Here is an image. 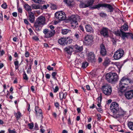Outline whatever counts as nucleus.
Listing matches in <instances>:
<instances>
[{
  "label": "nucleus",
  "mask_w": 133,
  "mask_h": 133,
  "mask_svg": "<svg viewBox=\"0 0 133 133\" xmlns=\"http://www.w3.org/2000/svg\"><path fill=\"white\" fill-rule=\"evenodd\" d=\"M110 109L113 113L112 116L118 121L126 114V111L121 108H119L118 104L116 102H113L111 103Z\"/></svg>",
  "instance_id": "f257e3e1"
},
{
  "label": "nucleus",
  "mask_w": 133,
  "mask_h": 133,
  "mask_svg": "<svg viewBox=\"0 0 133 133\" xmlns=\"http://www.w3.org/2000/svg\"><path fill=\"white\" fill-rule=\"evenodd\" d=\"M132 82V80L128 77H123L121 79L119 83L121 91L124 92L127 89H129V84Z\"/></svg>",
  "instance_id": "f03ea898"
},
{
  "label": "nucleus",
  "mask_w": 133,
  "mask_h": 133,
  "mask_svg": "<svg viewBox=\"0 0 133 133\" xmlns=\"http://www.w3.org/2000/svg\"><path fill=\"white\" fill-rule=\"evenodd\" d=\"M45 24V18L43 16L39 17L34 24V26L36 30L39 31L41 27Z\"/></svg>",
  "instance_id": "7ed1b4c3"
},
{
  "label": "nucleus",
  "mask_w": 133,
  "mask_h": 133,
  "mask_svg": "<svg viewBox=\"0 0 133 133\" xmlns=\"http://www.w3.org/2000/svg\"><path fill=\"white\" fill-rule=\"evenodd\" d=\"M69 20L70 22L71 27L74 29L78 24V22L80 21V18L78 15H72L69 17Z\"/></svg>",
  "instance_id": "20e7f679"
},
{
  "label": "nucleus",
  "mask_w": 133,
  "mask_h": 133,
  "mask_svg": "<svg viewBox=\"0 0 133 133\" xmlns=\"http://www.w3.org/2000/svg\"><path fill=\"white\" fill-rule=\"evenodd\" d=\"M106 79L110 83H112L117 81L118 76L116 73L110 72L106 75Z\"/></svg>",
  "instance_id": "39448f33"
},
{
  "label": "nucleus",
  "mask_w": 133,
  "mask_h": 133,
  "mask_svg": "<svg viewBox=\"0 0 133 133\" xmlns=\"http://www.w3.org/2000/svg\"><path fill=\"white\" fill-rule=\"evenodd\" d=\"M102 90L104 94L106 96H108L111 93L112 88L109 85L106 84L102 86Z\"/></svg>",
  "instance_id": "423d86ee"
},
{
  "label": "nucleus",
  "mask_w": 133,
  "mask_h": 133,
  "mask_svg": "<svg viewBox=\"0 0 133 133\" xmlns=\"http://www.w3.org/2000/svg\"><path fill=\"white\" fill-rule=\"evenodd\" d=\"M116 34L117 36H121L122 38L123 39L125 38H128L129 36L131 37L132 39H133V34L131 33L124 32L121 30L120 31H117L116 32Z\"/></svg>",
  "instance_id": "0eeeda50"
},
{
  "label": "nucleus",
  "mask_w": 133,
  "mask_h": 133,
  "mask_svg": "<svg viewBox=\"0 0 133 133\" xmlns=\"http://www.w3.org/2000/svg\"><path fill=\"white\" fill-rule=\"evenodd\" d=\"M55 17L59 21H63L66 19V16L65 13L62 11L57 12L55 14Z\"/></svg>",
  "instance_id": "6e6552de"
},
{
  "label": "nucleus",
  "mask_w": 133,
  "mask_h": 133,
  "mask_svg": "<svg viewBox=\"0 0 133 133\" xmlns=\"http://www.w3.org/2000/svg\"><path fill=\"white\" fill-rule=\"evenodd\" d=\"M124 52L123 50L119 49L115 53L113 57L114 59L118 60L120 59L123 56Z\"/></svg>",
  "instance_id": "1a4fd4ad"
},
{
  "label": "nucleus",
  "mask_w": 133,
  "mask_h": 133,
  "mask_svg": "<svg viewBox=\"0 0 133 133\" xmlns=\"http://www.w3.org/2000/svg\"><path fill=\"white\" fill-rule=\"evenodd\" d=\"M43 32L45 35V37L48 38L54 36L55 33V31L54 30H49L46 29L43 30Z\"/></svg>",
  "instance_id": "9d476101"
},
{
  "label": "nucleus",
  "mask_w": 133,
  "mask_h": 133,
  "mask_svg": "<svg viewBox=\"0 0 133 133\" xmlns=\"http://www.w3.org/2000/svg\"><path fill=\"white\" fill-rule=\"evenodd\" d=\"M109 29L107 28L103 27L100 30V33L101 35L104 37H107L109 35L108 32Z\"/></svg>",
  "instance_id": "9b49d317"
},
{
  "label": "nucleus",
  "mask_w": 133,
  "mask_h": 133,
  "mask_svg": "<svg viewBox=\"0 0 133 133\" xmlns=\"http://www.w3.org/2000/svg\"><path fill=\"white\" fill-rule=\"evenodd\" d=\"M93 37L92 36L88 35L84 38L85 43L87 45L90 44L93 42Z\"/></svg>",
  "instance_id": "f8f14e48"
},
{
  "label": "nucleus",
  "mask_w": 133,
  "mask_h": 133,
  "mask_svg": "<svg viewBox=\"0 0 133 133\" xmlns=\"http://www.w3.org/2000/svg\"><path fill=\"white\" fill-rule=\"evenodd\" d=\"M69 38L68 37L61 38L58 40V43L61 45H64L68 42L67 39Z\"/></svg>",
  "instance_id": "ddd939ff"
},
{
  "label": "nucleus",
  "mask_w": 133,
  "mask_h": 133,
  "mask_svg": "<svg viewBox=\"0 0 133 133\" xmlns=\"http://www.w3.org/2000/svg\"><path fill=\"white\" fill-rule=\"evenodd\" d=\"M125 96L128 99H131L133 97V90H131L126 92L125 93Z\"/></svg>",
  "instance_id": "4468645a"
},
{
  "label": "nucleus",
  "mask_w": 133,
  "mask_h": 133,
  "mask_svg": "<svg viewBox=\"0 0 133 133\" xmlns=\"http://www.w3.org/2000/svg\"><path fill=\"white\" fill-rule=\"evenodd\" d=\"M74 50L76 52H80L83 50L82 46H80L77 44L74 45L73 47Z\"/></svg>",
  "instance_id": "2eb2a0df"
},
{
  "label": "nucleus",
  "mask_w": 133,
  "mask_h": 133,
  "mask_svg": "<svg viewBox=\"0 0 133 133\" xmlns=\"http://www.w3.org/2000/svg\"><path fill=\"white\" fill-rule=\"evenodd\" d=\"M88 59V61L90 62H93L95 61V56L93 52H90L89 53Z\"/></svg>",
  "instance_id": "dca6fc26"
},
{
  "label": "nucleus",
  "mask_w": 133,
  "mask_h": 133,
  "mask_svg": "<svg viewBox=\"0 0 133 133\" xmlns=\"http://www.w3.org/2000/svg\"><path fill=\"white\" fill-rule=\"evenodd\" d=\"M29 20L31 23H33L35 21V17L34 13L32 12H28Z\"/></svg>",
  "instance_id": "f3484780"
},
{
  "label": "nucleus",
  "mask_w": 133,
  "mask_h": 133,
  "mask_svg": "<svg viewBox=\"0 0 133 133\" xmlns=\"http://www.w3.org/2000/svg\"><path fill=\"white\" fill-rule=\"evenodd\" d=\"M100 53L101 54L102 56H105L106 55L107 51L104 45L101 44L100 46Z\"/></svg>",
  "instance_id": "a211bd4d"
},
{
  "label": "nucleus",
  "mask_w": 133,
  "mask_h": 133,
  "mask_svg": "<svg viewBox=\"0 0 133 133\" xmlns=\"http://www.w3.org/2000/svg\"><path fill=\"white\" fill-rule=\"evenodd\" d=\"M103 7L108 8V12H112L113 11L114 8L110 4L104 3Z\"/></svg>",
  "instance_id": "6ab92c4d"
},
{
  "label": "nucleus",
  "mask_w": 133,
  "mask_h": 133,
  "mask_svg": "<svg viewBox=\"0 0 133 133\" xmlns=\"http://www.w3.org/2000/svg\"><path fill=\"white\" fill-rule=\"evenodd\" d=\"M36 115L37 116H39L40 117H42V110L39 109L38 107H36L35 108Z\"/></svg>",
  "instance_id": "aec40b11"
},
{
  "label": "nucleus",
  "mask_w": 133,
  "mask_h": 133,
  "mask_svg": "<svg viewBox=\"0 0 133 133\" xmlns=\"http://www.w3.org/2000/svg\"><path fill=\"white\" fill-rule=\"evenodd\" d=\"M65 51L69 54H71L72 51L74 50L73 47L68 46L64 49Z\"/></svg>",
  "instance_id": "412c9836"
},
{
  "label": "nucleus",
  "mask_w": 133,
  "mask_h": 133,
  "mask_svg": "<svg viewBox=\"0 0 133 133\" xmlns=\"http://www.w3.org/2000/svg\"><path fill=\"white\" fill-rule=\"evenodd\" d=\"M60 98L61 100L63 99H65L66 98L67 95V93L66 92L64 93L63 92H61L59 93Z\"/></svg>",
  "instance_id": "4be33fe9"
},
{
  "label": "nucleus",
  "mask_w": 133,
  "mask_h": 133,
  "mask_svg": "<svg viewBox=\"0 0 133 133\" xmlns=\"http://www.w3.org/2000/svg\"><path fill=\"white\" fill-rule=\"evenodd\" d=\"M85 28L87 32L91 33L93 32V29L89 24H87L86 25Z\"/></svg>",
  "instance_id": "5701e85b"
},
{
  "label": "nucleus",
  "mask_w": 133,
  "mask_h": 133,
  "mask_svg": "<svg viewBox=\"0 0 133 133\" xmlns=\"http://www.w3.org/2000/svg\"><path fill=\"white\" fill-rule=\"evenodd\" d=\"M31 6L32 8V9L33 10H37L40 9L41 8V5H39L36 4H32Z\"/></svg>",
  "instance_id": "b1692460"
},
{
  "label": "nucleus",
  "mask_w": 133,
  "mask_h": 133,
  "mask_svg": "<svg viewBox=\"0 0 133 133\" xmlns=\"http://www.w3.org/2000/svg\"><path fill=\"white\" fill-rule=\"evenodd\" d=\"M64 1L68 6H72L74 4L73 0H64Z\"/></svg>",
  "instance_id": "393cba45"
},
{
  "label": "nucleus",
  "mask_w": 133,
  "mask_h": 133,
  "mask_svg": "<svg viewBox=\"0 0 133 133\" xmlns=\"http://www.w3.org/2000/svg\"><path fill=\"white\" fill-rule=\"evenodd\" d=\"M31 6L29 5L28 4H25L24 5V7L26 10L28 12H31Z\"/></svg>",
  "instance_id": "a878e982"
},
{
  "label": "nucleus",
  "mask_w": 133,
  "mask_h": 133,
  "mask_svg": "<svg viewBox=\"0 0 133 133\" xmlns=\"http://www.w3.org/2000/svg\"><path fill=\"white\" fill-rule=\"evenodd\" d=\"M104 3L100 4L97 5H96L92 7L94 9H99L101 7H103Z\"/></svg>",
  "instance_id": "bb28decb"
},
{
  "label": "nucleus",
  "mask_w": 133,
  "mask_h": 133,
  "mask_svg": "<svg viewBox=\"0 0 133 133\" xmlns=\"http://www.w3.org/2000/svg\"><path fill=\"white\" fill-rule=\"evenodd\" d=\"M71 30L68 29H65L62 30V33L63 35H65L68 33L70 32Z\"/></svg>",
  "instance_id": "cd10ccee"
},
{
  "label": "nucleus",
  "mask_w": 133,
  "mask_h": 133,
  "mask_svg": "<svg viewBox=\"0 0 133 133\" xmlns=\"http://www.w3.org/2000/svg\"><path fill=\"white\" fill-rule=\"evenodd\" d=\"M85 2L88 7H89L93 4L94 1V0H87Z\"/></svg>",
  "instance_id": "c85d7f7f"
},
{
  "label": "nucleus",
  "mask_w": 133,
  "mask_h": 133,
  "mask_svg": "<svg viewBox=\"0 0 133 133\" xmlns=\"http://www.w3.org/2000/svg\"><path fill=\"white\" fill-rule=\"evenodd\" d=\"M79 6L81 8H82L88 7L86 2H85L84 3H81L80 4H79Z\"/></svg>",
  "instance_id": "c756f323"
},
{
  "label": "nucleus",
  "mask_w": 133,
  "mask_h": 133,
  "mask_svg": "<svg viewBox=\"0 0 133 133\" xmlns=\"http://www.w3.org/2000/svg\"><path fill=\"white\" fill-rule=\"evenodd\" d=\"M49 5L48 4H44L43 6L41 5L40 9L42 10L46 9L49 7Z\"/></svg>",
  "instance_id": "7c9ffc66"
},
{
  "label": "nucleus",
  "mask_w": 133,
  "mask_h": 133,
  "mask_svg": "<svg viewBox=\"0 0 133 133\" xmlns=\"http://www.w3.org/2000/svg\"><path fill=\"white\" fill-rule=\"evenodd\" d=\"M122 30H124V31H126L128 30V25L126 24H124L122 26Z\"/></svg>",
  "instance_id": "2f4dec72"
},
{
  "label": "nucleus",
  "mask_w": 133,
  "mask_h": 133,
  "mask_svg": "<svg viewBox=\"0 0 133 133\" xmlns=\"http://www.w3.org/2000/svg\"><path fill=\"white\" fill-rule=\"evenodd\" d=\"M128 126L129 129L132 130H133V122H129L128 124Z\"/></svg>",
  "instance_id": "473e14b6"
},
{
  "label": "nucleus",
  "mask_w": 133,
  "mask_h": 133,
  "mask_svg": "<svg viewBox=\"0 0 133 133\" xmlns=\"http://www.w3.org/2000/svg\"><path fill=\"white\" fill-rule=\"evenodd\" d=\"M88 65V64L87 62H84L82 63V67L83 68H85Z\"/></svg>",
  "instance_id": "72a5a7b5"
},
{
  "label": "nucleus",
  "mask_w": 133,
  "mask_h": 133,
  "mask_svg": "<svg viewBox=\"0 0 133 133\" xmlns=\"http://www.w3.org/2000/svg\"><path fill=\"white\" fill-rule=\"evenodd\" d=\"M57 74V72H53L52 73V78L54 79L57 80V79L56 77V76Z\"/></svg>",
  "instance_id": "f704fd0d"
},
{
  "label": "nucleus",
  "mask_w": 133,
  "mask_h": 133,
  "mask_svg": "<svg viewBox=\"0 0 133 133\" xmlns=\"http://www.w3.org/2000/svg\"><path fill=\"white\" fill-rule=\"evenodd\" d=\"M16 114L15 116L17 118V120H18L21 117V114L20 112L18 111L17 113H16Z\"/></svg>",
  "instance_id": "c9c22d12"
},
{
  "label": "nucleus",
  "mask_w": 133,
  "mask_h": 133,
  "mask_svg": "<svg viewBox=\"0 0 133 133\" xmlns=\"http://www.w3.org/2000/svg\"><path fill=\"white\" fill-rule=\"evenodd\" d=\"M99 15L100 16L102 17H105L107 16V15L105 13L103 12H101L99 14Z\"/></svg>",
  "instance_id": "e433bc0d"
},
{
  "label": "nucleus",
  "mask_w": 133,
  "mask_h": 133,
  "mask_svg": "<svg viewBox=\"0 0 133 133\" xmlns=\"http://www.w3.org/2000/svg\"><path fill=\"white\" fill-rule=\"evenodd\" d=\"M35 3H41L43 0H32Z\"/></svg>",
  "instance_id": "4c0bfd02"
},
{
  "label": "nucleus",
  "mask_w": 133,
  "mask_h": 133,
  "mask_svg": "<svg viewBox=\"0 0 133 133\" xmlns=\"http://www.w3.org/2000/svg\"><path fill=\"white\" fill-rule=\"evenodd\" d=\"M23 78L26 80H28V77L27 76V75L25 73V72H24L23 75Z\"/></svg>",
  "instance_id": "58836bf2"
},
{
  "label": "nucleus",
  "mask_w": 133,
  "mask_h": 133,
  "mask_svg": "<svg viewBox=\"0 0 133 133\" xmlns=\"http://www.w3.org/2000/svg\"><path fill=\"white\" fill-rule=\"evenodd\" d=\"M1 7L5 9L7 8V5L6 3H3L1 5Z\"/></svg>",
  "instance_id": "ea45409f"
},
{
  "label": "nucleus",
  "mask_w": 133,
  "mask_h": 133,
  "mask_svg": "<svg viewBox=\"0 0 133 133\" xmlns=\"http://www.w3.org/2000/svg\"><path fill=\"white\" fill-rule=\"evenodd\" d=\"M28 126L30 129H32L34 127V124L33 123H29Z\"/></svg>",
  "instance_id": "a19ab883"
},
{
  "label": "nucleus",
  "mask_w": 133,
  "mask_h": 133,
  "mask_svg": "<svg viewBox=\"0 0 133 133\" xmlns=\"http://www.w3.org/2000/svg\"><path fill=\"white\" fill-rule=\"evenodd\" d=\"M47 69L49 71L53 70L54 69L53 68V67H51V66L50 65H48L47 66Z\"/></svg>",
  "instance_id": "79ce46f5"
},
{
  "label": "nucleus",
  "mask_w": 133,
  "mask_h": 133,
  "mask_svg": "<svg viewBox=\"0 0 133 133\" xmlns=\"http://www.w3.org/2000/svg\"><path fill=\"white\" fill-rule=\"evenodd\" d=\"M109 63V62L107 60H106L104 61V65L105 66H107Z\"/></svg>",
  "instance_id": "37998d69"
},
{
  "label": "nucleus",
  "mask_w": 133,
  "mask_h": 133,
  "mask_svg": "<svg viewBox=\"0 0 133 133\" xmlns=\"http://www.w3.org/2000/svg\"><path fill=\"white\" fill-rule=\"evenodd\" d=\"M8 131L9 132V133H15L16 131H15V129H14L13 130H11L10 129H8Z\"/></svg>",
  "instance_id": "c03bdc74"
},
{
  "label": "nucleus",
  "mask_w": 133,
  "mask_h": 133,
  "mask_svg": "<svg viewBox=\"0 0 133 133\" xmlns=\"http://www.w3.org/2000/svg\"><path fill=\"white\" fill-rule=\"evenodd\" d=\"M59 104L58 102H56L55 103V107L58 109H59Z\"/></svg>",
  "instance_id": "a18cd8bd"
},
{
  "label": "nucleus",
  "mask_w": 133,
  "mask_h": 133,
  "mask_svg": "<svg viewBox=\"0 0 133 133\" xmlns=\"http://www.w3.org/2000/svg\"><path fill=\"white\" fill-rule=\"evenodd\" d=\"M59 90V88L58 86H56L55 87V88L54 89V92H56Z\"/></svg>",
  "instance_id": "49530a36"
},
{
  "label": "nucleus",
  "mask_w": 133,
  "mask_h": 133,
  "mask_svg": "<svg viewBox=\"0 0 133 133\" xmlns=\"http://www.w3.org/2000/svg\"><path fill=\"white\" fill-rule=\"evenodd\" d=\"M75 37L77 38V39H79V36L78 34L76 33L74 35Z\"/></svg>",
  "instance_id": "de8ad7c7"
},
{
  "label": "nucleus",
  "mask_w": 133,
  "mask_h": 133,
  "mask_svg": "<svg viewBox=\"0 0 133 133\" xmlns=\"http://www.w3.org/2000/svg\"><path fill=\"white\" fill-rule=\"evenodd\" d=\"M98 103H101L102 101V97L100 96L98 98Z\"/></svg>",
  "instance_id": "09e8293b"
},
{
  "label": "nucleus",
  "mask_w": 133,
  "mask_h": 133,
  "mask_svg": "<svg viewBox=\"0 0 133 133\" xmlns=\"http://www.w3.org/2000/svg\"><path fill=\"white\" fill-rule=\"evenodd\" d=\"M32 38L33 39L37 41H38L39 40L38 38L37 37L35 36L33 37H32Z\"/></svg>",
  "instance_id": "8fccbe9b"
},
{
  "label": "nucleus",
  "mask_w": 133,
  "mask_h": 133,
  "mask_svg": "<svg viewBox=\"0 0 133 133\" xmlns=\"http://www.w3.org/2000/svg\"><path fill=\"white\" fill-rule=\"evenodd\" d=\"M17 10L18 11L19 13H22V8H18L17 7Z\"/></svg>",
  "instance_id": "3c124183"
},
{
  "label": "nucleus",
  "mask_w": 133,
  "mask_h": 133,
  "mask_svg": "<svg viewBox=\"0 0 133 133\" xmlns=\"http://www.w3.org/2000/svg\"><path fill=\"white\" fill-rule=\"evenodd\" d=\"M29 53L28 51H26L25 54V56L26 57H28L29 56Z\"/></svg>",
  "instance_id": "603ef678"
},
{
  "label": "nucleus",
  "mask_w": 133,
  "mask_h": 133,
  "mask_svg": "<svg viewBox=\"0 0 133 133\" xmlns=\"http://www.w3.org/2000/svg\"><path fill=\"white\" fill-rule=\"evenodd\" d=\"M52 9H56L57 7L56 5L54 4L52 5L51 6Z\"/></svg>",
  "instance_id": "864d4df0"
},
{
  "label": "nucleus",
  "mask_w": 133,
  "mask_h": 133,
  "mask_svg": "<svg viewBox=\"0 0 133 133\" xmlns=\"http://www.w3.org/2000/svg\"><path fill=\"white\" fill-rule=\"evenodd\" d=\"M45 77L46 78L49 79L50 77V75L49 74H46L45 75Z\"/></svg>",
  "instance_id": "5fc2aeb1"
},
{
  "label": "nucleus",
  "mask_w": 133,
  "mask_h": 133,
  "mask_svg": "<svg viewBox=\"0 0 133 133\" xmlns=\"http://www.w3.org/2000/svg\"><path fill=\"white\" fill-rule=\"evenodd\" d=\"M13 16L14 17H16L17 16V14L16 12H14L12 13Z\"/></svg>",
  "instance_id": "6e6d98bb"
},
{
  "label": "nucleus",
  "mask_w": 133,
  "mask_h": 133,
  "mask_svg": "<svg viewBox=\"0 0 133 133\" xmlns=\"http://www.w3.org/2000/svg\"><path fill=\"white\" fill-rule=\"evenodd\" d=\"M24 22L27 25H28L29 24V22L28 21V20L26 19H24Z\"/></svg>",
  "instance_id": "4d7b16f0"
},
{
  "label": "nucleus",
  "mask_w": 133,
  "mask_h": 133,
  "mask_svg": "<svg viewBox=\"0 0 133 133\" xmlns=\"http://www.w3.org/2000/svg\"><path fill=\"white\" fill-rule=\"evenodd\" d=\"M14 64L15 66H19V62L18 61H17L14 62Z\"/></svg>",
  "instance_id": "13d9d810"
},
{
  "label": "nucleus",
  "mask_w": 133,
  "mask_h": 133,
  "mask_svg": "<svg viewBox=\"0 0 133 133\" xmlns=\"http://www.w3.org/2000/svg\"><path fill=\"white\" fill-rule=\"evenodd\" d=\"M87 128L88 129H90L91 128V125L90 124H88L87 125Z\"/></svg>",
  "instance_id": "bf43d9fd"
},
{
  "label": "nucleus",
  "mask_w": 133,
  "mask_h": 133,
  "mask_svg": "<svg viewBox=\"0 0 133 133\" xmlns=\"http://www.w3.org/2000/svg\"><path fill=\"white\" fill-rule=\"evenodd\" d=\"M50 28L51 29V30H54V27L52 25H50L49 26Z\"/></svg>",
  "instance_id": "052dcab7"
},
{
  "label": "nucleus",
  "mask_w": 133,
  "mask_h": 133,
  "mask_svg": "<svg viewBox=\"0 0 133 133\" xmlns=\"http://www.w3.org/2000/svg\"><path fill=\"white\" fill-rule=\"evenodd\" d=\"M79 28L82 31H84V29L83 27L82 26H79Z\"/></svg>",
  "instance_id": "680f3d73"
},
{
  "label": "nucleus",
  "mask_w": 133,
  "mask_h": 133,
  "mask_svg": "<svg viewBox=\"0 0 133 133\" xmlns=\"http://www.w3.org/2000/svg\"><path fill=\"white\" fill-rule=\"evenodd\" d=\"M35 87L34 86H32L31 87V90L33 92H34L35 91L34 90Z\"/></svg>",
  "instance_id": "e2e57ef3"
},
{
  "label": "nucleus",
  "mask_w": 133,
  "mask_h": 133,
  "mask_svg": "<svg viewBox=\"0 0 133 133\" xmlns=\"http://www.w3.org/2000/svg\"><path fill=\"white\" fill-rule=\"evenodd\" d=\"M3 15L2 13H0V19L1 20H3Z\"/></svg>",
  "instance_id": "0e129e2a"
},
{
  "label": "nucleus",
  "mask_w": 133,
  "mask_h": 133,
  "mask_svg": "<svg viewBox=\"0 0 133 133\" xmlns=\"http://www.w3.org/2000/svg\"><path fill=\"white\" fill-rule=\"evenodd\" d=\"M0 52L1 54L2 55L5 53V52L3 50L1 51Z\"/></svg>",
  "instance_id": "69168bd1"
},
{
  "label": "nucleus",
  "mask_w": 133,
  "mask_h": 133,
  "mask_svg": "<svg viewBox=\"0 0 133 133\" xmlns=\"http://www.w3.org/2000/svg\"><path fill=\"white\" fill-rule=\"evenodd\" d=\"M87 89L88 90H89L90 89V88L89 86V85H87L86 86Z\"/></svg>",
  "instance_id": "338daca9"
},
{
  "label": "nucleus",
  "mask_w": 133,
  "mask_h": 133,
  "mask_svg": "<svg viewBox=\"0 0 133 133\" xmlns=\"http://www.w3.org/2000/svg\"><path fill=\"white\" fill-rule=\"evenodd\" d=\"M31 66H29V67L28 68L27 72H28L29 71V72L31 71Z\"/></svg>",
  "instance_id": "774afa93"
}]
</instances>
